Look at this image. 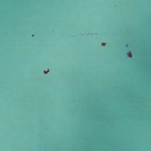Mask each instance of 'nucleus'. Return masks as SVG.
I'll return each instance as SVG.
<instances>
[{"label":"nucleus","instance_id":"1","mask_svg":"<svg viewBox=\"0 0 151 151\" xmlns=\"http://www.w3.org/2000/svg\"><path fill=\"white\" fill-rule=\"evenodd\" d=\"M128 45V44H127L126 45V47H127Z\"/></svg>","mask_w":151,"mask_h":151}]
</instances>
